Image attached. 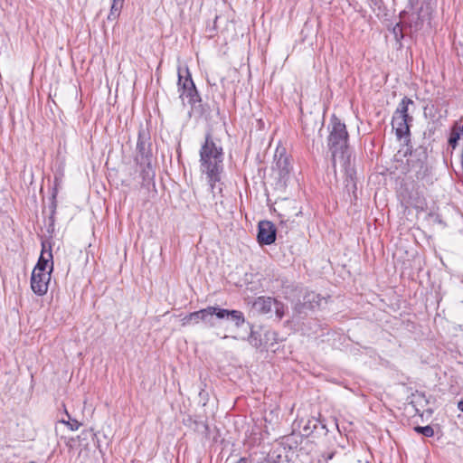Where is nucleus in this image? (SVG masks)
<instances>
[{"label": "nucleus", "instance_id": "obj_1", "mask_svg": "<svg viewBox=\"0 0 463 463\" xmlns=\"http://www.w3.org/2000/svg\"><path fill=\"white\" fill-rule=\"evenodd\" d=\"M223 158L222 147L213 141L210 133H207L200 149V170L206 175L213 197L217 193L222 192L221 176L223 171Z\"/></svg>", "mask_w": 463, "mask_h": 463}, {"label": "nucleus", "instance_id": "obj_2", "mask_svg": "<svg viewBox=\"0 0 463 463\" xmlns=\"http://www.w3.org/2000/svg\"><path fill=\"white\" fill-rule=\"evenodd\" d=\"M328 146L332 154V165L335 167L337 161L345 166L348 163L346 127L339 118L333 116L329 124Z\"/></svg>", "mask_w": 463, "mask_h": 463}, {"label": "nucleus", "instance_id": "obj_3", "mask_svg": "<svg viewBox=\"0 0 463 463\" xmlns=\"http://www.w3.org/2000/svg\"><path fill=\"white\" fill-rule=\"evenodd\" d=\"M432 8L425 0H409L406 8L401 12L400 17L402 19L405 28H409L411 33H417L423 28L425 22L430 20Z\"/></svg>", "mask_w": 463, "mask_h": 463}, {"label": "nucleus", "instance_id": "obj_4", "mask_svg": "<svg viewBox=\"0 0 463 463\" xmlns=\"http://www.w3.org/2000/svg\"><path fill=\"white\" fill-rule=\"evenodd\" d=\"M136 163L141 167V176L144 181L153 179L155 172L152 167V151L149 133L139 130L137 142Z\"/></svg>", "mask_w": 463, "mask_h": 463}, {"label": "nucleus", "instance_id": "obj_5", "mask_svg": "<svg viewBox=\"0 0 463 463\" xmlns=\"http://www.w3.org/2000/svg\"><path fill=\"white\" fill-rule=\"evenodd\" d=\"M415 107L414 101L408 97H403L398 104L392 116V126L399 139L410 135V124L413 120L411 113L415 110Z\"/></svg>", "mask_w": 463, "mask_h": 463}, {"label": "nucleus", "instance_id": "obj_6", "mask_svg": "<svg viewBox=\"0 0 463 463\" xmlns=\"http://www.w3.org/2000/svg\"><path fill=\"white\" fill-rule=\"evenodd\" d=\"M215 318L227 319L234 323L235 326L240 327L245 323V317L240 310H228L219 307L210 306L202 309L201 321L208 327H214Z\"/></svg>", "mask_w": 463, "mask_h": 463}, {"label": "nucleus", "instance_id": "obj_7", "mask_svg": "<svg viewBox=\"0 0 463 463\" xmlns=\"http://www.w3.org/2000/svg\"><path fill=\"white\" fill-rule=\"evenodd\" d=\"M184 71L186 73L185 76L183 75V70L181 68H178L177 85L178 91L180 92V98L182 99H187L188 103H190L191 105H194L195 103L201 101V98L195 88L191 73L187 67L184 69Z\"/></svg>", "mask_w": 463, "mask_h": 463}, {"label": "nucleus", "instance_id": "obj_8", "mask_svg": "<svg viewBox=\"0 0 463 463\" xmlns=\"http://www.w3.org/2000/svg\"><path fill=\"white\" fill-rule=\"evenodd\" d=\"M252 308L260 315L271 314L273 311L276 317L280 320L285 315V305L271 297H258L253 304Z\"/></svg>", "mask_w": 463, "mask_h": 463}, {"label": "nucleus", "instance_id": "obj_9", "mask_svg": "<svg viewBox=\"0 0 463 463\" xmlns=\"http://www.w3.org/2000/svg\"><path fill=\"white\" fill-rule=\"evenodd\" d=\"M53 269V262L50 264L48 271H39L33 269L31 277L32 290L38 296H43L48 290V285L51 280V273Z\"/></svg>", "mask_w": 463, "mask_h": 463}, {"label": "nucleus", "instance_id": "obj_10", "mask_svg": "<svg viewBox=\"0 0 463 463\" xmlns=\"http://www.w3.org/2000/svg\"><path fill=\"white\" fill-rule=\"evenodd\" d=\"M257 239L260 244L270 245L276 240V228L269 221H260Z\"/></svg>", "mask_w": 463, "mask_h": 463}, {"label": "nucleus", "instance_id": "obj_11", "mask_svg": "<svg viewBox=\"0 0 463 463\" xmlns=\"http://www.w3.org/2000/svg\"><path fill=\"white\" fill-rule=\"evenodd\" d=\"M275 169L278 170L279 179L284 180L291 170V165L288 156L286 155L285 148H277L275 155Z\"/></svg>", "mask_w": 463, "mask_h": 463}, {"label": "nucleus", "instance_id": "obj_12", "mask_svg": "<svg viewBox=\"0 0 463 463\" xmlns=\"http://www.w3.org/2000/svg\"><path fill=\"white\" fill-rule=\"evenodd\" d=\"M326 304V298L314 291L307 292L304 296V298H303L304 307H306L309 309L319 308V307H322Z\"/></svg>", "mask_w": 463, "mask_h": 463}, {"label": "nucleus", "instance_id": "obj_13", "mask_svg": "<svg viewBox=\"0 0 463 463\" xmlns=\"http://www.w3.org/2000/svg\"><path fill=\"white\" fill-rule=\"evenodd\" d=\"M42 246H43V250H42L40 258L38 260V262H37L36 266L33 269L39 270L41 272L42 271H46V269L49 266L48 265L49 261H51V263L53 262L52 261V252L51 245H49V249L48 250H46V243L45 242H43Z\"/></svg>", "mask_w": 463, "mask_h": 463}, {"label": "nucleus", "instance_id": "obj_14", "mask_svg": "<svg viewBox=\"0 0 463 463\" xmlns=\"http://www.w3.org/2000/svg\"><path fill=\"white\" fill-rule=\"evenodd\" d=\"M272 288L281 290L282 295L286 298H289L291 293L294 291L293 284L285 277H279L272 283Z\"/></svg>", "mask_w": 463, "mask_h": 463}, {"label": "nucleus", "instance_id": "obj_15", "mask_svg": "<svg viewBox=\"0 0 463 463\" xmlns=\"http://www.w3.org/2000/svg\"><path fill=\"white\" fill-rule=\"evenodd\" d=\"M463 137V126L455 122L451 128L450 135L448 140L449 146L454 150L458 146V140Z\"/></svg>", "mask_w": 463, "mask_h": 463}, {"label": "nucleus", "instance_id": "obj_16", "mask_svg": "<svg viewBox=\"0 0 463 463\" xmlns=\"http://www.w3.org/2000/svg\"><path fill=\"white\" fill-rule=\"evenodd\" d=\"M202 309L192 312L182 319V326H187L191 324H198L201 321Z\"/></svg>", "mask_w": 463, "mask_h": 463}, {"label": "nucleus", "instance_id": "obj_17", "mask_svg": "<svg viewBox=\"0 0 463 463\" xmlns=\"http://www.w3.org/2000/svg\"><path fill=\"white\" fill-rule=\"evenodd\" d=\"M65 414L67 416V420L61 418V420H59L58 424L66 425L72 431L77 430L80 428V423L77 420L71 419L67 411H65Z\"/></svg>", "mask_w": 463, "mask_h": 463}, {"label": "nucleus", "instance_id": "obj_18", "mask_svg": "<svg viewBox=\"0 0 463 463\" xmlns=\"http://www.w3.org/2000/svg\"><path fill=\"white\" fill-rule=\"evenodd\" d=\"M248 341L253 347H256V348H259L262 345L260 335L258 332L253 331V330L250 331V334L248 337Z\"/></svg>", "mask_w": 463, "mask_h": 463}, {"label": "nucleus", "instance_id": "obj_19", "mask_svg": "<svg viewBox=\"0 0 463 463\" xmlns=\"http://www.w3.org/2000/svg\"><path fill=\"white\" fill-rule=\"evenodd\" d=\"M414 430L417 432V433H420L425 437H432L434 435V430L431 426H416L414 427Z\"/></svg>", "mask_w": 463, "mask_h": 463}, {"label": "nucleus", "instance_id": "obj_20", "mask_svg": "<svg viewBox=\"0 0 463 463\" xmlns=\"http://www.w3.org/2000/svg\"><path fill=\"white\" fill-rule=\"evenodd\" d=\"M403 26H404L403 23H398L392 28V33L397 42H401L402 39L404 37L403 33H402Z\"/></svg>", "mask_w": 463, "mask_h": 463}, {"label": "nucleus", "instance_id": "obj_21", "mask_svg": "<svg viewBox=\"0 0 463 463\" xmlns=\"http://www.w3.org/2000/svg\"><path fill=\"white\" fill-rule=\"evenodd\" d=\"M57 194H58V189L55 186L52 189L51 203L49 205L50 213H52V215H55L56 209H57V201H56Z\"/></svg>", "mask_w": 463, "mask_h": 463}, {"label": "nucleus", "instance_id": "obj_22", "mask_svg": "<svg viewBox=\"0 0 463 463\" xmlns=\"http://www.w3.org/2000/svg\"><path fill=\"white\" fill-rule=\"evenodd\" d=\"M121 9L122 8H119L118 6L111 5L110 12H109L107 19L111 22L116 21L119 17Z\"/></svg>", "mask_w": 463, "mask_h": 463}, {"label": "nucleus", "instance_id": "obj_23", "mask_svg": "<svg viewBox=\"0 0 463 463\" xmlns=\"http://www.w3.org/2000/svg\"><path fill=\"white\" fill-rule=\"evenodd\" d=\"M48 229H47V232L49 233H52L54 232V222H55V218H54V215H52V213H50V216L48 218Z\"/></svg>", "mask_w": 463, "mask_h": 463}, {"label": "nucleus", "instance_id": "obj_24", "mask_svg": "<svg viewBox=\"0 0 463 463\" xmlns=\"http://www.w3.org/2000/svg\"><path fill=\"white\" fill-rule=\"evenodd\" d=\"M74 442H75V439L73 438H70L65 440L66 446L69 447L70 449H73Z\"/></svg>", "mask_w": 463, "mask_h": 463}, {"label": "nucleus", "instance_id": "obj_25", "mask_svg": "<svg viewBox=\"0 0 463 463\" xmlns=\"http://www.w3.org/2000/svg\"><path fill=\"white\" fill-rule=\"evenodd\" d=\"M124 0H112V6L116 5L122 8Z\"/></svg>", "mask_w": 463, "mask_h": 463}, {"label": "nucleus", "instance_id": "obj_26", "mask_svg": "<svg viewBox=\"0 0 463 463\" xmlns=\"http://www.w3.org/2000/svg\"><path fill=\"white\" fill-rule=\"evenodd\" d=\"M458 410H460L463 412V401H460L458 403Z\"/></svg>", "mask_w": 463, "mask_h": 463}, {"label": "nucleus", "instance_id": "obj_27", "mask_svg": "<svg viewBox=\"0 0 463 463\" xmlns=\"http://www.w3.org/2000/svg\"><path fill=\"white\" fill-rule=\"evenodd\" d=\"M238 463H248V460H247V458H241L238 461Z\"/></svg>", "mask_w": 463, "mask_h": 463}]
</instances>
